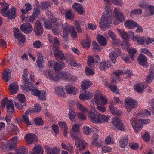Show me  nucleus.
<instances>
[{
  "mask_svg": "<svg viewBox=\"0 0 154 154\" xmlns=\"http://www.w3.org/2000/svg\"><path fill=\"white\" fill-rule=\"evenodd\" d=\"M112 19L111 15L108 14L103 15L100 20L99 26L100 29L104 31L107 28H110Z\"/></svg>",
  "mask_w": 154,
  "mask_h": 154,
  "instance_id": "nucleus-1",
  "label": "nucleus"
},
{
  "mask_svg": "<svg viewBox=\"0 0 154 154\" xmlns=\"http://www.w3.org/2000/svg\"><path fill=\"white\" fill-rule=\"evenodd\" d=\"M0 103L1 104V108H5L6 105L8 112L11 113L14 112V106L13 103V101L11 100L8 99L7 97H5L2 100Z\"/></svg>",
  "mask_w": 154,
  "mask_h": 154,
  "instance_id": "nucleus-2",
  "label": "nucleus"
},
{
  "mask_svg": "<svg viewBox=\"0 0 154 154\" xmlns=\"http://www.w3.org/2000/svg\"><path fill=\"white\" fill-rule=\"evenodd\" d=\"M141 120L136 117H132L130 119V122L135 131L138 132L140 130L142 127Z\"/></svg>",
  "mask_w": 154,
  "mask_h": 154,
  "instance_id": "nucleus-3",
  "label": "nucleus"
},
{
  "mask_svg": "<svg viewBox=\"0 0 154 154\" xmlns=\"http://www.w3.org/2000/svg\"><path fill=\"white\" fill-rule=\"evenodd\" d=\"M112 122L115 128L119 130L125 131L124 125L118 117H115L113 118L112 120Z\"/></svg>",
  "mask_w": 154,
  "mask_h": 154,
  "instance_id": "nucleus-4",
  "label": "nucleus"
},
{
  "mask_svg": "<svg viewBox=\"0 0 154 154\" xmlns=\"http://www.w3.org/2000/svg\"><path fill=\"white\" fill-rule=\"evenodd\" d=\"M125 107L128 112L137 106L136 101L131 98L128 97L125 100Z\"/></svg>",
  "mask_w": 154,
  "mask_h": 154,
  "instance_id": "nucleus-5",
  "label": "nucleus"
},
{
  "mask_svg": "<svg viewBox=\"0 0 154 154\" xmlns=\"http://www.w3.org/2000/svg\"><path fill=\"white\" fill-rule=\"evenodd\" d=\"M79 125L75 124L72 126V130L71 131V136L72 139L79 138L81 136L79 133Z\"/></svg>",
  "mask_w": 154,
  "mask_h": 154,
  "instance_id": "nucleus-6",
  "label": "nucleus"
},
{
  "mask_svg": "<svg viewBox=\"0 0 154 154\" xmlns=\"http://www.w3.org/2000/svg\"><path fill=\"white\" fill-rule=\"evenodd\" d=\"M88 116L89 119L93 122L95 123L101 122L100 114H97L95 112L90 111L88 113Z\"/></svg>",
  "mask_w": 154,
  "mask_h": 154,
  "instance_id": "nucleus-7",
  "label": "nucleus"
},
{
  "mask_svg": "<svg viewBox=\"0 0 154 154\" xmlns=\"http://www.w3.org/2000/svg\"><path fill=\"white\" fill-rule=\"evenodd\" d=\"M94 98L95 103L97 105H105L107 103V98L100 94L95 95Z\"/></svg>",
  "mask_w": 154,
  "mask_h": 154,
  "instance_id": "nucleus-8",
  "label": "nucleus"
},
{
  "mask_svg": "<svg viewBox=\"0 0 154 154\" xmlns=\"http://www.w3.org/2000/svg\"><path fill=\"white\" fill-rule=\"evenodd\" d=\"M75 144L77 147L79 148L80 150H84L87 146V143L80 136L79 138H75Z\"/></svg>",
  "mask_w": 154,
  "mask_h": 154,
  "instance_id": "nucleus-9",
  "label": "nucleus"
},
{
  "mask_svg": "<svg viewBox=\"0 0 154 154\" xmlns=\"http://www.w3.org/2000/svg\"><path fill=\"white\" fill-rule=\"evenodd\" d=\"M2 15L5 17H7L8 19L11 20L15 19L16 16L15 8L12 7L10 10H9L7 12H5L3 13Z\"/></svg>",
  "mask_w": 154,
  "mask_h": 154,
  "instance_id": "nucleus-10",
  "label": "nucleus"
},
{
  "mask_svg": "<svg viewBox=\"0 0 154 154\" xmlns=\"http://www.w3.org/2000/svg\"><path fill=\"white\" fill-rule=\"evenodd\" d=\"M146 57L143 54H140L137 59L138 63L141 66L146 67L149 66Z\"/></svg>",
  "mask_w": 154,
  "mask_h": 154,
  "instance_id": "nucleus-11",
  "label": "nucleus"
},
{
  "mask_svg": "<svg viewBox=\"0 0 154 154\" xmlns=\"http://www.w3.org/2000/svg\"><path fill=\"white\" fill-rule=\"evenodd\" d=\"M114 11L116 13V18L113 22L114 24L117 25L120 23L125 20L123 14L118 11V10L116 8H114Z\"/></svg>",
  "mask_w": 154,
  "mask_h": 154,
  "instance_id": "nucleus-12",
  "label": "nucleus"
},
{
  "mask_svg": "<svg viewBox=\"0 0 154 154\" xmlns=\"http://www.w3.org/2000/svg\"><path fill=\"white\" fill-rule=\"evenodd\" d=\"M20 29L23 32L26 34L31 33L33 30L32 25L29 23L23 24L20 26Z\"/></svg>",
  "mask_w": 154,
  "mask_h": 154,
  "instance_id": "nucleus-13",
  "label": "nucleus"
},
{
  "mask_svg": "<svg viewBox=\"0 0 154 154\" xmlns=\"http://www.w3.org/2000/svg\"><path fill=\"white\" fill-rule=\"evenodd\" d=\"M14 31L15 37L19 41V43H20V42L23 43L25 37L21 33L19 29L17 28H14Z\"/></svg>",
  "mask_w": 154,
  "mask_h": 154,
  "instance_id": "nucleus-14",
  "label": "nucleus"
},
{
  "mask_svg": "<svg viewBox=\"0 0 154 154\" xmlns=\"http://www.w3.org/2000/svg\"><path fill=\"white\" fill-rule=\"evenodd\" d=\"M17 99L20 103L24 104L22 105L20 103H17L15 102L14 103L16 107H17L19 109H23V106L26 105V103H25V97L23 94H19L18 95L17 97Z\"/></svg>",
  "mask_w": 154,
  "mask_h": 154,
  "instance_id": "nucleus-15",
  "label": "nucleus"
},
{
  "mask_svg": "<svg viewBox=\"0 0 154 154\" xmlns=\"http://www.w3.org/2000/svg\"><path fill=\"white\" fill-rule=\"evenodd\" d=\"M34 32L36 35L38 36L42 34L43 32V28L39 21H37L34 27Z\"/></svg>",
  "mask_w": 154,
  "mask_h": 154,
  "instance_id": "nucleus-16",
  "label": "nucleus"
},
{
  "mask_svg": "<svg viewBox=\"0 0 154 154\" xmlns=\"http://www.w3.org/2000/svg\"><path fill=\"white\" fill-rule=\"evenodd\" d=\"M121 54L120 50L116 49L112 51L109 54V58L110 61L114 64L116 62V59Z\"/></svg>",
  "mask_w": 154,
  "mask_h": 154,
  "instance_id": "nucleus-17",
  "label": "nucleus"
},
{
  "mask_svg": "<svg viewBox=\"0 0 154 154\" xmlns=\"http://www.w3.org/2000/svg\"><path fill=\"white\" fill-rule=\"evenodd\" d=\"M117 29L120 33L121 37L124 39L125 42V43H122L121 45L122 46L125 45L127 46H128L129 45V43L128 42V39L129 38L128 34L122 30L120 29Z\"/></svg>",
  "mask_w": 154,
  "mask_h": 154,
  "instance_id": "nucleus-18",
  "label": "nucleus"
},
{
  "mask_svg": "<svg viewBox=\"0 0 154 154\" xmlns=\"http://www.w3.org/2000/svg\"><path fill=\"white\" fill-rule=\"evenodd\" d=\"M24 138L29 143H31L33 141L37 142L38 140L37 136L34 134H29L25 136Z\"/></svg>",
  "mask_w": 154,
  "mask_h": 154,
  "instance_id": "nucleus-19",
  "label": "nucleus"
},
{
  "mask_svg": "<svg viewBox=\"0 0 154 154\" xmlns=\"http://www.w3.org/2000/svg\"><path fill=\"white\" fill-rule=\"evenodd\" d=\"M54 54L56 59L58 61H62L63 60H65L64 54L63 53L61 50L56 49Z\"/></svg>",
  "mask_w": 154,
  "mask_h": 154,
  "instance_id": "nucleus-20",
  "label": "nucleus"
},
{
  "mask_svg": "<svg viewBox=\"0 0 154 154\" xmlns=\"http://www.w3.org/2000/svg\"><path fill=\"white\" fill-rule=\"evenodd\" d=\"M19 86L17 83L14 82L9 85V90L12 94H16L18 90Z\"/></svg>",
  "mask_w": 154,
  "mask_h": 154,
  "instance_id": "nucleus-21",
  "label": "nucleus"
},
{
  "mask_svg": "<svg viewBox=\"0 0 154 154\" xmlns=\"http://www.w3.org/2000/svg\"><path fill=\"white\" fill-rule=\"evenodd\" d=\"M154 79V69L151 67L149 75L146 78V82L147 84L150 83Z\"/></svg>",
  "mask_w": 154,
  "mask_h": 154,
  "instance_id": "nucleus-22",
  "label": "nucleus"
},
{
  "mask_svg": "<svg viewBox=\"0 0 154 154\" xmlns=\"http://www.w3.org/2000/svg\"><path fill=\"white\" fill-rule=\"evenodd\" d=\"M126 27L130 29L133 28L134 27H137L138 23L134 21L130 20H127L124 23Z\"/></svg>",
  "mask_w": 154,
  "mask_h": 154,
  "instance_id": "nucleus-23",
  "label": "nucleus"
},
{
  "mask_svg": "<svg viewBox=\"0 0 154 154\" xmlns=\"http://www.w3.org/2000/svg\"><path fill=\"white\" fill-rule=\"evenodd\" d=\"M97 39L100 46H105L107 44V42L106 38L100 34L97 36Z\"/></svg>",
  "mask_w": 154,
  "mask_h": 154,
  "instance_id": "nucleus-24",
  "label": "nucleus"
},
{
  "mask_svg": "<svg viewBox=\"0 0 154 154\" xmlns=\"http://www.w3.org/2000/svg\"><path fill=\"white\" fill-rule=\"evenodd\" d=\"M11 71L9 69H5L2 74L3 79L6 82H8L11 77Z\"/></svg>",
  "mask_w": 154,
  "mask_h": 154,
  "instance_id": "nucleus-25",
  "label": "nucleus"
},
{
  "mask_svg": "<svg viewBox=\"0 0 154 154\" xmlns=\"http://www.w3.org/2000/svg\"><path fill=\"white\" fill-rule=\"evenodd\" d=\"M128 74V75L127 77H130L133 74L132 72L128 69L125 70L124 71L118 70L113 73V75H116L117 77L119 76L122 74Z\"/></svg>",
  "mask_w": 154,
  "mask_h": 154,
  "instance_id": "nucleus-26",
  "label": "nucleus"
},
{
  "mask_svg": "<svg viewBox=\"0 0 154 154\" xmlns=\"http://www.w3.org/2000/svg\"><path fill=\"white\" fill-rule=\"evenodd\" d=\"M58 79L61 78L67 80H70L72 78V76L69 73L58 72Z\"/></svg>",
  "mask_w": 154,
  "mask_h": 154,
  "instance_id": "nucleus-27",
  "label": "nucleus"
},
{
  "mask_svg": "<svg viewBox=\"0 0 154 154\" xmlns=\"http://www.w3.org/2000/svg\"><path fill=\"white\" fill-rule=\"evenodd\" d=\"M45 149L47 154H59L60 152V150L56 147L52 149L51 148L46 146Z\"/></svg>",
  "mask_w": 154,
  "mask_h": 154,
  "instance_id": "nucleus-28",
  "label": "nucleus"
},
{
  "mask_svg": "<svg viewBox=\"0 0 154 154\" xmlns=\"http://www.w3.org/2000/svg\"><path fill=\"white\" fill-rule=\"evenodd\" d=\"M72 7L74 9L76 10L77 12L80 14H82L85 12L82 5L79 3H76L75 4L73 5Z\"/></svg>",
  "mask_w": 154,
  "mask_h": 154,
  "instance_id": "nucleus-29",
  "label": "nucleus"
},
{
  "mask_svg": "<svg viewBox=\"0 0 154 154\" xmlns=\"http://www.w3.org/2000/svg\"><path fill=\"white\" fill-rule=\"evenodd\" d=\"M59 63L56 62L54 69L56 71H59L61 70L63 67L65 66L64 63L62 61L59 60Z\"/></svg>",
  "mask_w": 154,
  "mask_h": 154,
  "instance_id": "nucleus-30",
  "label": "nucleus"
},
{
  "mask_svg": "<svg viewBox=\"0 0 154 154\" xmlns=\"http://www.w3.org/2000/svg\"><path fill=\"white\" fill-rule=\"evenodd\" d=\"M108 35L109 37H110L114 41V44H116L119 45L120 42V40L116 38V37L113 32L111 31H108Z\"/></svg>",
  "mask_w": 154,
  "mask_h": 154,
  "instance_id": "nucleus-31",
  "label": "nucleus"
},
{
  "mask_svg": "<svg viewBox=\"0 0 154 154\" xmlns=\"http://www.w3.org/2000/svg\"><path fill=\"white\" fill-rule=\"evenodd\" d=\"M110 64L111 63L109 61H103L100 64L99 69L103 71L110 66Z\"/></svg>",
  "mask_w": 154,
  "mask_h": 154,
  "instance_id": "nucleus-32",
  "label": "nucleus"
},
{
  "mask_svg": "<svg viewBox=\"0 0 154 154\" xmlns=\"http://www.w3.org/2000/svg\"><path fill=\"white\" fill-rule=\"evenodd\" d=\"M24 85H22L21 87L23 88V91L26 90V91H30L33 89V86L32 83L30 82L29 81V83H24Z\"/></svg>",
  "mask_w": 154,
  "mask_h": 154,
  "instance_id": "nucleus-33",
  "label": "nucleus"
},
{
  "mask_svg": "<svg viewBox=\"0 0 154 154\" xmlns=\"http://www.w3.org/2000/svg\"><path fill=\"white\" fill-rule=\"evenodd\" d=\"M92 84L91 82L84 80L82 82L81 86L82 89L84 90L88 88Z\"/></svg>",
  "mask_w": 154,
  "mask_h": 154,
  "instance_id": "nucleus-34",
  "label": "nucleus"
},
{
  "mask_svg": "<svg viewBox=\"0 0 154 154\" xmlns=\"http://www.w3.org/2000/svg\"><path fill=\"white\" fill-rule=\"evenodd\" d=\"M55 92L59 96L63 97H65L66 95L65 92L64 91L61 86L57 88V89L55 90Z\"/></svg>",
  "mask_w": 154,
  "mask_h": 154,
  "instance_id": "nucleus-35",
  "label": "nucleus"
},
{
  "mask_svg": "<svg viewBox=\"0 0 154 154\" xmlns=\"http://www.w3.org/2000/svg\"><path fill=\"white\" fill-rule=\"evenodd\" d=\"M63 27V34L68 35L69 33V32H70L71 25L69 26L68 23H65Z\"/></svg>",
  "mask_w": 154,
  "mask_h": 154,
  "instance_id": "nucleus-36",
  "label": "nucleus"
},
{
  "mask_svg": "<svg viewBox=\"0 0 154 154\" xmlns=\"http://www.w3.org/2000/svg\"><path fill=\"white\" fill-rule=\"evenodd\" d=\"M33 152L37 154H43V150L41 146L40 145L35 146L33 149Z\"/></svg>",
  "mask_w": 154,
  "mask_h": 154,
  "instance_id": "nucleus-37",
  "label": "nucleus"
},
{
  "mask_svg": "<svg viewBox=\"0 0 154 154\" xmlns=\"http://www.w3.org/2000/svg\"><path fill=\"white\" fill-rule=\"evenodd\" d=\"M65 89L68 94H70L72 93L75 94V93L76 91L75 87H71L69 85H67L65 86Z\"/></svg>",
  "mask_w": 154,
  "mask_h": 154,
  "instance_id": "nucleus-38",
  "label": "nucleus"
},
{
  "mask_svg": "<svg viewBox=\"0 0 154 154\" xmlns=\"http://www.w3.org/2000/svg\"><path fill=\"white\" fill-rule=\"evenodd\" d=\"M85 91V94H81L79 96L80 99L82 100H86L88 98H89L90 97V93L88 91H86V90Z\"/></svg>",
  "mask_w": 154,
  "mask_h": 154,
  "instance_id": "nucleus-39",
  "label": "nucleus"
},
{
  "mask_svg": "<svg viewBox=\"0 0 154 154\" xmlns=\"http://www.w3.org/2000/svg\"><path fill=\"white\" fill-rule=\"evenodd\" d=\"M128 136H126L125 137L124 139H122L120 140L119 142V146L122 148H124L128 144L127 141L128 139Z\"/></svg>",
  "mask_w": 154,
  "mask_h": 154,
  "instance_id": "nucleus-40",
  "label": "nucleus"
},
{
  "mask_svg": "<svg viewBox=\"0 0 154 154\" xmlns=\"http://www.w3.org/2000/svg\"><path fill=\"white\" fill-rule=\"evenodd\" d=\"M127 51L129 54V55L130 57L132 60H134V54L137 52L136 50L133 48H127Z\"/></svg>",
  "mask_w": 154,
  "mask_h": 154,
  "instance_id": "nucleus-41",
  "label": "nucleus"
},
{
  "mask_svg": "<svg viewBox=\"0 0 154 154\" xmlns=\"http://www.w3.org/2000/svg\"><path fill=\"white\" fill-rule=\"evenodd\" d=\"M74 111V109H70L68 114L69 118L72 122L75 121V114Z\"/></svg>",
  "mask_w": 154,
  "mask_h": 154,
  "instance_id": "nucleus-42",
  "label": "nucleus"
},
{
  "mask_svg": "<svg viewBox=\"0 0 154 154\" xmlns=\"http://www.w3.org/2000/svg\"><path fill=\"white\" fill-rule=\"evenodd\" d=\"M86 37L87 39L85 41L82 43V46L84 48L88 49L90 45L91 41L90 40H91V39L88 35H86Z\"/></svg>",
  "mask_w": 154,
  "mask_h": 154,
  "instance_id": "nucleus-43",
  "label": "nucleus"
},
{
  "mask_svg": "<svg viewBox=\"0 0 154 154\" xmlns=\"http://www.w3.org/2000/svg\"><path fill=\"white\" fill-rule=\"evenodd\" d=\"M65 16L66 18L71 20H73L75 17L74 14L70 10H69L66 12Z\"/></svg>",
  "mask_w": 154,
  "mask_h": 154,
  "instance_id": "nucleus-44",
  "label": "nucleus"
},
{
  "mask_svg": "<svg viewBox=\"0 0 154 154\" xmlns=\"http://www.w3.org/2000/svg\"><path fill=\"white\" fill-rule=\"evenodd\" d=\"M113 103H111V105L109 106L111 112L114 115H119L120 114V112L117 111L116 108L113 106Z\"/></svg>",
  "mask_w": 154,
  "mask_h": 154,
  "instance_id": "nucleus-45",
  "label": "nucleus"
},
{
  "mask_svg": "<svg viewBox=\"0 0 154 154\" xmlns=\"http://www.w3.org/2000/svg\"><path fill=\"white\" fill-rule=\"evenodd\" d=\"M0 5L2 8L1 10V11L2 12V13L6 12L7 10L9 8L8 5L5 1L0 2Z\"/></svg>",
  "mask_w": 154,
  "mask_h": 154,
  "instance_id": "nucleus-46",
  "label": "nucleus"
},
{
  "mask_svg": "<svg viewBox=\"0 0 154 154\" xmlns=\"http://www.w3.org/2000/svg\"><path fill=\"white\" fill-rule=\"evenodd\" d=\"M53 72L52 71L47 70L45 72L44 74L45 76L47 78L50 79H56L57 78H55L54 79L53 78L52 76L53 75Z\"/></svg>",
  "mask_w": 154,
  "mask_h": 154,
  "instance_id": "nucleus-47",
  "label": "nucleus"
},
{
  "mask_svg": "<svg viewBox=\"0 0 154 154\" xmlns=\"http://www.w3.org/2000/svg\"><path fill=\"white\" fill-rule=\"evenodd\" d=\"M35 107L31 110V113H34L39 112L41 110V106L38 104L35 105Z\"/></svg>",
  "mask_w": 154,
  "mask_h": 154,
  "instance_id": "nucleus-48",
  "label": "nucleus"
},
{
  "mask_svg": "<svg viewBox=\"0 0 154 154\" xmlns=\"http://www.w3.org/2000/svg\"><path fill=\"white\" fill-rule=\"evenodd\" d=\"M42 19L44 20V27L47 29H51L52 27V24L48 20H45V18H43Z\"/></svg>",
  "mask_w": 154,
  "mask_h": 154,
  "instance_id": "nucleus-49",
  "label": "nucleus"
},
{
  "mask_svg": "<svg viewBox=\"0 0 154 154\" xmlns=\"http://www.w3.org/2000/svg\"><path fill=\"white\" fill-rule=\"evenodd\" d=\"M34 121L36 125L42 126L44 121L41 118H36L34 119Z\"/></svg>",
  "mask_w": 154,
  "mask_h": 154,
  "instance_id": "nucleus-50",
  "label": "nucleus"
},
{
  "mask_svg": "<svg viewBox=\"0 0 154 154\" xmlns=\"http://www.w3.org/2000/svg\"><path fill=\"white\" fill-rule=\"evenodd\" d=\"M144 86L142 85H137L134 86V89L137 92L141 93L144 91Z\"/></svg>",
  "mask_w": 154,
  "mask_h": 154,
  "instance_id": "nucleus-51",
  "label": "nucleus"
},
{
  "mask_svg": "<svg viewBox=\"0 0 154 154\" xmlns=\"http://www.w3.org/2000/svg\"><path fill=\"white\" fill-rule=\"evenodd\" d=\"M69 32L71 33V36L72 37L74 38L77 37V32L73 25H71Z\"/></svg>",
  "mask_w": 154,
  "mask_h": 154,
  "instance_id": "nucleus-52",
  "label": "nucleus"
},
{
  "mask_svg": "<svg viewBox=\"0 0 154 154\" xmlns=\"http://www.w3.org/2000/svg\"><path fill=\"white\" fill-rule=\"evenodd\" d=\"M16 154H27V149L25 146H22L17 151Z\"/></svg>",
  "mask_w": 154,
  "mask_h": 154,
  "instance_id": "nucleus-53",
  "label": "nucleus"
},
{
  "mask_svg": "<svg viewBox=\"0 0 154 154\" xmlns=\"http://www.w3.org/2000/svg\"><path fill=\"white\" fill-rule=\"evenodd\" d=\"M27 69H24V73L22 76V78L23 80L24 83H29V79L27 78L28 74L26 73Z\"/></svg>",
  "mask_w": 154,
  "mask_h": 154,
  "instance_id": "nucleus-54",
  "label": "nucleus"
},
{
  "mask_svg": "<svg viewBox=\"0 0 154 154\" xmlns=\"http://www.w3.org/2000/svg\"><path fill=\"white\" fill-rule=\"evenodd\" d=\"M142 10L141 9L133 10L130 12V16L132 17L133 15H138L141 14Z\"/></svg>",
  "mask_w": 154,
  "mask_h": 154,
  "instance_id": "nucleus-55",
  "label": "nucleus"
},
{
  "mask_svg": "<svg viewBox=\"0 0 154 154\" xmlns=\"http://www.w3.org/2000/svg\"><path fill=\"white\" fill-rule=\"evenodd\" d=\"M83 133L86 135H89L91 134V130L89 127L85 126L83 127Z\"/></svg>",
  "mask_w": 154,
  "mask_h": 154,
  "instance_id": "nucleus-56",
  "label": "nucleus"
},
{
  "mask_svg": "<svg viewBox=\"0 0 154 154\" xmlns=\"http://www.w3.org/2000/svg\"><path fill=\"white\" fill-rule=\"evenodd\" d=\"M93 49L96 51H99L101 50L98 44L96 41H94L92 42Z\"/></svg>",
  "mask_w": 154,
  "mask_h": 154,
  "instance_id": "nucleus-57",
  "label": "nucleus"
},
{
  "mask_svg": "<svg viewBox=\"0 0 154 154\" xmlns=\"http://www.w3.org/2000/svg\"><path fill=\"white\" fill-rule=\"evenodd\" d=\"M17 144L16 142L13 143L11 141H9L8 143V145L9 146L10 150H12L15 149L16 146Z\"/></svg>",
  "mask_w": 154,
  "mask_h": 154,
  "instance_id": "nucleus-58",
  "label": "nucleus"
},
{
  "mask_svg": "<svg viewBox=\"0 0 154 154\" xmlns=\"http://www.w3.org/2000/svg\"><path fill=\"white\" fill-rule=\"evenodd\" d=\"M26 8L25 9H22L21 11L23 14H26L27 11L31 10L32 8L31 4L27 3L25 5Z\"/></svg>",
  "mask_w": 154,
  "mask_h": 154,
  "instance_id": "nucleus-59",
  "label": "nucleus"
},
{
  "mask_svg": "<svg viewBox=\"0 0 154 154\" xmlns=\"http://www.w3.org/2000/svg\"><path fill=\"white\" fill-rule=\"evenodd\" d=\"M22 121L23 120L28 125H31V123L29 122V118L28 116L23 115L22 117Z\"/></svg>",
  "mask_w": 154,
  "mask_h": 154,
  "instance_id": "nucleus-60",
  "label": "nucleus"
},
{
  "mask_svg": "<svg viewBox=\"0 0 154 154\" xmlns=\"http://www.w3.org/2000/svg\"><path fill=\"white\" fill-rule=\"evenodd\" d=\"M136 40H137V42L140 45H142L144 43V37H135Z\"/></svg>",
  "mask_w": 154,
  "mask_h": 154,
  "instance_id": "nucleus-61",
  "label": "nucleus"
},
{
  "mask_svg": "<svg viewBox=\"0 0 154 154\" xmlns=\"http://www.w3.org/2000/svg\"><path fill=\"white\" fill-rule=\"evenodd\" d=\"M38 98L40 100H45L46 99V93L44 91L41 92V93L38 96Z\"/></svg>",
  "mask_w": 154,
  "mask_h": 154,
  "instance_id": "nucleus-62",
  "label": "nucleus"
},
{
  "mask_svg": "<svg viewBox=\"0 0 154 154\" xmlns=\"http://www.w3.org/2000/svg\"><path fill=\"white\" fill-rule=\"evenodd\" d=\"M76 116L79 119L82 120H84L86 119V116L83 113H78L76 114Z\"/></svg>",
  "mask_w": 154,
  "mask_h": 154,
  "instance_id": "nucleus-63",
  "label": "nucleus"
},
{
  "mask_svg": "<svg viewBox=\"0 0 154 154\" xmlns=\"http://www.w3.org/2000/svg\"><path fill=\"white\" fill-rule=\"evenodd\" d=\"M85 72L86 75H91L94 74V72L88 67H86L85 68Z\"/></svg>",
  "mask_w": 154,
  "mask_h": 154,
  "instance_id": "nucleus-64",
  "label": "nucleus"
}]
</instances>
